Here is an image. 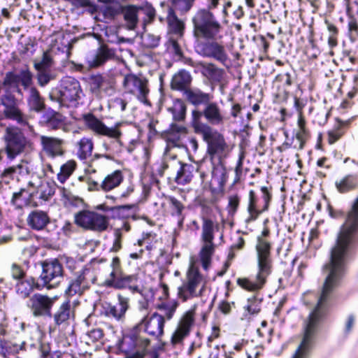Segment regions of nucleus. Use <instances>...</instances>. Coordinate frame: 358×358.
Wrapping results in <instances>:
<instances>
[{"label": "nucleus", "instance_id": "f257e3e1", "mask_svg": "<svg viewBox=\"0 0 358 358\" xmlns=\"http://www.w3.org/2000/svg\"><path fill=\"white\" fill-rule=\"evenodd\" d=\"M194 50L203 57L213 58L226 64L229 57L224 46L217 41L222 38L223 27L216 16L206 9H199L192 18Z\"/></svg>", "mask_w": 358, "mask_h": 358}, {"label": "nucleus", "instance_id": "f03ea898", "mask_svg": "<svg viewBox=\"0 0 358 358\" xmlns=\"http://www.w3.org/2000/svg\"><path fill=\"white\" fill-rule=\"evenodd\" d=\"M257 260V272L252 279L238 278L237 283L248 291H258L263 288L266 279L272 271L271 243L268 240L257 238L255 245Z\"/></svg>", "mask_w": 358, "mask_h": 358}, {"label": "nucleus", "instance_id": "7ed1b4c3", "mask_svg": "<svg viewBox=\"0 0 358 358\" xmlns=\"http://www.w3.org/2000/svg\"><path fill=\"white\" fill-rule=\"evenodd\" d=\"M42 273L40 275L43 284L38 283L32 277L24 280V295L29 296L34 290H41L45 286L50 289L57 286L63 278V267L56 259L45 261L42 263Z\"/></svg>", "mask_w": 358, "mask_h": 358}, {"label": "nucleus", "instance_id": "20e7f679", "mask_svg": "<svg viewBox=\"0 0 358 358\" xmlns=\"http://www.w3.org/2000/svg\"><path fill=\"white\" fill-rule=\"evenodd\" d=\"M33 164L26 166L27 176L24 177L27 182V204L30 207H37L48 201L55 191L48 183L43 184L41 178L34 172Z\"/></svg>", "mask_w": 358, "mask_h": 358}, {"label": "nucleus", "instance_id": "39448f33", "mask_svg": "<svg viewBox=\"0 0 358 358\" xmlns=\"http://www.w3.org/2000/svg\"><path fill=\"white\" fill-rule=\"evenodd\" d=\"M83 95V90L78 80L71 76L63 78L59 85L54 88L50 98L61 106H76Z\"/></svg>", "mask_w": 358, "mask_h": 358}, {"label": "nucleus", "instance_id": "423d86ee", "mask_svg": "<svg viewBox=\"0 0 358 358\" xmlns=\"http://www.w3.org/2000/svg\"><path fill=\"white\" fill-rule=\"evenodd\" d=\"M206 280L200 273L194 262H191L186 272L185 278L178 288V297L187 301L201 296L206 288Z\"/></svg>", "mask_w": 358, "mask_h": 358}, {"label": "nucleus", "instance_id": "0eeeda50", "mask_svg": "<svg viewBox=\"0 0 358 358\" xmlns=\"http://www.w3.org/2000/svg\"><path fill=\"white\" fill-rule=\"evenodd\" d=\"M85 121L87 126L94 132L113 138L114 148L112 149L115 152H121V147L122 145L120 137L122 136V131L120 127L124 124L123 122H117L113 127H108L103 122L96 118L92 114H88L85 117ZM106 150H110L111 148L104 144Z\"/></svg>", "mask_w": 358, "mask_h": 358}, {"label": "nucleus", "instance_id": "6e6552de", "mask_svg": "<svg viewBox=\"0 0 358 358\" xmlns=\"http://www.w3.org/2000/svg\"><path fill=\"white\" fill-rule=\"evenodd\" d=\"M204 142L207 144V153L210 159L213 160L217 157L220 160L228 157L232 150L222 134L211 127L201 135Z\"/></svg>", "mask_w": 358, "mask_h": 358}, {"label": "nucleus", "instance_id": "1a4fd4ad", "mask_svg": "<svg viewBox=\"0 0 358 358\" xmlns=\"http://www.w3.org/2000/svg\"><path fill=\"white\" fill-rule=\"evenodd\" d=\"M122 87L125 93L134 96L141 102L148 104L150 93L148 80L142 74L124 75Z\"/></svg>", "mask_w": 358, "mask_h": 358}, {"label": "nucleus", "instance_id": "9d476101", "mask_svg": "<svg viewBox=\"0 0 358 358\" xmlns=\"http://www.w3.org/2000/svg\"><path fill=\"white\" fill-rule=\"evenodd\" d=\"M75 222L84 229L102 232L108 229L109 218L96 212L83 210L75 215Z\"/></svg>", "mask_w": 358, "mask_h": 358}, {"label": "nucleus", "instance_id": "9b49d317", "mask_svg": "<svg viewBox=\"0 0 358 358\" xmlns=\"http://www.w3.org/2000/svg\"><path fill=\"white\" fill-rule=\"evenodd\" d=\"M150 344L148 338L136 335L134 333L124 335L119 342V349L128 355L134 352L126 358H143L145 350Z\"/></svg>", "mask_w": 358, "mask_h": 358}, {"label": "nucleus", "instance_id": "f8f14e48", "mask_svg": "<svg viewBox=\"0 0 358 358\" xmlns=\"http://www.w3.org/2000/svg\"><path fill=\"white\" fill-rule=\"evenodd\" d=\"M57 299V296L34 294L27 301V306L34 316H51V309Z\"/></svg>", "mask_w": 358, "mask_h": 358}, {"label": "nucleus", "instance_id": "ddd939ff", "mask_svg": "<svg viewBox=\"0 0 358 358\" xmlns=\"http://www.w3.org/2000/svg\"><path fill=\"white\" fill-rule=\"evenodd\" d=\"M95 281L96 276L93 271L90 268H85L78 272L76 278L70 282L66 293L69 296L82 294Z\"/></svg>", "mask_w": 358, "mask_h": 358}, {"label": "nucleus", "instance_id": "4468645a", "mask_svg": "<svg viewBox=\"0 0 358 358\" xmlns=\"http://www.w3.org/2000/svg\"><path fill=\"white\" fill-rule=\"evenodd\" d=\"M138 278L136 275H119L115 276V272H110L108 278L106 279L103 285L115 289H129L132 293H141L138 285Z\"/></svg>", "mask_w": 358, "mask_h": 358}, {"label": "nucleus", "instance_id": "2eb2a0df", "mask_svg": "<svg viewBox=\"0 0 358 358\" xmlns=\"http://www.w3.org/2000/svg\"><path fill=\"white\" fill-rule=\"evenodd\" d=\"M24 91L27 93V101L30 110L40 112L44 107L43 101L38 91L32 86L31 73L24 69Z\"/></svg>", "mask_w": 358, "mask_h": 358}, {"label": "nucleus", "instance_id": "dca6fc26", "mask_svg": "<svg viewBox=\"0 0 358 358\" xmlns=\"http://www.w3.org/2000/svg\"><path fill=\"white\" fill-rule=\"evenodd\" d=\"M138 326L143 328L144 331L149 335L159 338L164 334V316L157 313H154L150 317L144 315L138 323Z\"/></svg>", "mask_w": 358, "mask_h": 358}, {"label": "nucleus", "instance_id": "f3484780", "mask_svg": "<svg viewBox=\"0 0 358 358\" xmlns=\"http://www.w3.org/2000/svg\"><path fill=\"white\" fill-rule=\"evenodd\" d=\"M194 312L189 310L181 317L177 328L173 333L171 343L173 345L181 344L183 340L189 334L192 327L194 324Z\"/></svg>", "mask_w": 358, "mask_h": 358}, {"label": "nucleus", "instance_id": "a211bd4d", "mask_svg": "<svg viewBox=\"0 0 358 358\" xmlns=\"http://www.w3.org/2000/svg\"><path fill=\"white\" fill-rule=\"evenodd\" d=\"M117 301L115 305L106 303L103 306V311L106 316L122 322L125 319L126 312L129 308V299L118 294Z\"/></svg>", "mask_w": 358, "mask_h": 358}, {"label": "nucleus", "instance_id": "6ab92c4d", "mask_svg": "<svg viewBox=\"0 0 358 358\" xmlns=\"http://www.w3.org/2000/svg\"><path fill=\"white\" fill-rule=\"evenodd\" d=\"M40 139L42 150L48 157L54 159L64 155L63 146L65 142L63 139L43 135L41 136Z\"/></svg>", "mask_w": 358, "mask_h": 358}, {"label": "nucleus", "instance_id": "aec40b11", "mask_svg": "<svg viewBox=\"0 0 358 358\" xmlns=\"http://www.w3.org/2000/svg\"><path fill=\"white\" fill-rule=\"evenodd\" d=\"M115 56V50L102 45L96 51L90 53L86 57V62L90 68H97Z\"/></svg>", "mask_w": 358, "mask_h": 358}, {"label": "nucleus", "instance_id": "412c9836", "mask_svg": "<svg viewBox=\"0 0 358 358\" xmlns=\"http://www.w3.org/2000/svg\"><path fill=\"white\" fill-rule=\"evenodd\" d=\"M22 134L18 129H7L6 136V152L10 159H13L22 150Z\"/></svg>", "mask_w": 358, "mask_h": 358}, {"label": "nucleus", "instance_id": "4be33fe9", "mask_svg": "<svg viewBox=\"0 0 358 358\" xmlns=\"http://www.w3.org/2000/svg\"><path fill=\"white\" fill-rule=\"evenodd\" d=\"M261 190L263 193V199L265 202L264 208L262 210H259L256 208V198L254 191L251 190L249 193V205L248 207V211L249 213V217L246 219L247 222H250L255 220L259 215L263 211L268 208V203L271 199V195L268 192L266 187H262Z\"/></svg>", "mask_w": 358, "mask_h": 358}, {"label": "nucleus", "instance_id": "5701e85b", "mask_svg": "<svg viewBox=\"0 0 358 358\" xmlns=\"http://www.w3.org/2000/svg\"><path fill=\"white\" fill-rule=\"evenodd\" d=\"M204 118L211 125H220L224 123V116L218 103L209 101L203 108Z\"/></svg>", "mask_w": 358, "mask_h": 358}, {"label": "nucleus", "instance_id": "b1692460", "mask_svg": "<svg viewBox=\"0 0 358 358\" xmlns=\"http://www.w3.org/2000/svg\"><path fill=\"white\" fill-rule=\"evenodd\" d=\"M201 73L212 85L222 82L225 74L224 70L217 67L213 63H201Z\"/></svg>", "mask_w": 358, "mask_h": 358}, {"label": "nucleus", "instance_id": "393cba45", "mask_svg": "<svg viewBox=\"0 0 358 358\" xmlns=\"http://www.w3.org/2000/svg\"><path fill=\"white\" fill-rule=\"evenodd\" d=\"M184 96L186 100L194 106H205L213 99V94L196 87L185 90Z\"/></svg>", "mask_w": 358, "mask_h": 358}, {"label": "nucleus", "instance_id": "a878e982", "mask_svg": "<svg viewBox=\"0 0 358 358\" xmlns=\"http://www.w3.org/2000/svg\"><path fill=\"white\" fill-rule=\"evenodd\" d=\"M53 317L57 325L69 324L70 320L74 318V311L71 308L70 301H64L56 310Z\"/></svg>", "mask_w": 358, "mask_h": 358}, {"label": "nucleus", "instance_id": "bb28decb", "mask_svg": "<svg viewBox=\"0 0 358 358\" xmlns=\"http://www.w3.org/2000/svg\"><path fill=\"white\" fill-rule=\"evenodd\" d=\"M192 80V76L188 71L180 70L173 76L171 82V88L184 92L185 90L190 89L189 87Z\"/></svg>", "mask_w": 358, "mask_h": 358}, {"label": "nucleus", "instance_id": "cd10ccee", "mask_svg": "<svg viewBox=\"0 0 358 358\" xmlns=\"http://www.w3.org/2000/svg\"><path fill=\"white\" fill-rule=\"evenodd\" d=\"M138 7L129 5L122 8V14L123 15L124 25L129 30H134L138 22Z\"/></svg>", "mask_w": 358, "mask_h": 358}, {"label": "nucleus", "instance_id": "c85d7f7f", "mask_svg": "<svg viewBox=\"0 0 358 358\" xmlns=\"http://www.w3.org/2000/svg\"><path fill=\"white\" fill-rule=\"evenodd\" d=\"M29 226L36 230L43 229L49 222V217L47 213L41 210H34L27 219Z\"/></svg>", "mask_w": 358, "mask_h": 358}, {"label": "nucleus", "instance_id": "c756f323", "mask_svg": "<svg viewBox=\"0 0 358 358\" xmlns=\"http://www.w3.org/2000/svg\"><path fill=\"white\" fill-rule=\"evenodd\" d=\"M124 176L122 173L116 170L107 175L101 183V190L104 192L110 191L117 187L123 181Z\"/></svg>", "mask_w": 358, "mask_h": 358}, {"label": "nucleus", "instance_id": "7c9ffc66", "mask_svg": "<svg viewBox=\"0 0 358 358\" xmlns=\"http://www.w3.org/2000/svg\"><path fill=\"white\" fill-rule=\"evenodd\" d=\"M180 169L177 171L175 180L179 185H185L189 182L193 178L194 166L190 164H183L178 162Z\"/></svg>", "mask_w": 358, "mask_h": 358}, {"label": "nucleus", "instance_id": "2f4dec72", "mask_svg": "<svg viewBox=\"0 0 358 358\" xmlns=\"http://www.w3.org/2000/svg\"><path fill=\"white\" fill-rule=\"evenodd\" d=\"M45 126L51 129H60L65 126V118L59 113L52 111L43 116Z\"/></svg>", "mask_w": 358, "mask_h": 358}, {"label": "nucleus", "instance_id": "473e14b6", "mask_svg": "<svg viewBox=\"0 0 358 358\" xmlns=\"http://www.w3.org/2000/svg\"><path fill=\"white\" fill-rule=\"evenodd\" d=\"M169 207L172 216H176L178 218V226L182 227L184 221L182 212L185 210L184 204L174 196H169L166 197Z\"/></svg>", "mask_w": 358, "mask_h": 358}, {"label": "nucleus", "instance_id": "72a5a7b5", "mask_svg": "<svg viewBox=\"0 0 358 358\" xmlns=\"http://www.w3.org/2000/svg\"><path fill=\"white\" fill-rule=\"evenodd\" d=\"M89 83L90 90L93 92H99L101 90L106 92H113V86L101 75L92 76L90 78Z\"/></svg>", "mask_w": 358, "mask_h": 358}, {"label": "nucleus", "instance_id": "f704fd0d", "mask_svg": "<svg viewBox=\"0 0 358 358\" xmlns=\"http://www.w3.org/2000/svg\"><path fill=\"white\" fill-rule=\"evenodd\" d=\"M202 221V243H213L215 229H217L218 225H215L214 222L208 218L203 217Z\"/></svg>", "mask_w": 358, "mask_h": 358}, {"label": "nucleus", "instance_id": "c9c22d12", "mask_svg": "<svg viewBox=\"0 0 358 358\" xmlns=\"http://www.w3.org/2000/svg\"><path fill=\"white\" fill-rule=\"evenodd\" d=\"M77 146V155L80 160H85L92 156L94 144L91 138H82L78 142Z\"/></svg>", "mask_w": 358, "mask_h": 358}, {"label": "nucleus", "instance_id": "e433bc0d", "mask_svg": "<svg viewBox=\"0 0 358 358\" xmlns=\"http://www.w3.org/2000/svg\"><path fill=\"white\" fill-rule=\"evenodd\" d=\"M204 117L203 109L202 110H194L192 112V126L196 134L201 135L212 127L201 121V117Z\"/></svg>", "mask_w": 358, "mask_h": 358}, {"label": "nucleus", "instance_id": "4c0bfd02", "mask_svg": "<svg viewBox=\"0 0 358 358\" xmlns=\"http://www.w3.org/2000/svg\"><path fill=\"white\" fill-rule=\"evenodd\" d=\"M5 106V113L7 117L20 120L21 119L20 111L17 107V101L12 96H6L3 101Z\"/></svg>", "mask_w": 358, "mask_h": 358}, {"label": "nucleus", "instance_id": "58836bf2", "mask_svg": "<svg viewBox=\"0 0 358 358\" xmlns=\"http://www.w3.org/2000/svg\"><path fill=\"white\" fill-rule=\"evenodd\" d=\"M3 84L9 89L20 93V85L22 84V73L8 72L6 74Z\"/></svg>", "mask_w": 358, "mask_h": 358}, {"label": "nucleus", "instance_id": "ea45409f", "mask_svg": "<svg viewBox=\"0 0 358 358\" xmlns=\"http://www.w3.org/2000/svg\"><path fill=\"white\" fill-rule=\"evenodd\" d=\"M215 252L214 243H203L201 251L199 252L200 259L204 270H208L210 262L211 257Z\"/></svg>", "mask_w": 358, "mask_h": 358}, {"label": "nucleus", "instance_id": "a19ab883", "mask_svg": "<svg viewBox=\"0 0 358 358\" xmlns=\"http://www.w3.org/2000/svg\"><path fill=\"white\" fill-rule=\"evenodd\" d=\"M186 110V105L181 99L175 100L173 106L168 108L175 121L183 120L185 117Z\"/></svg>", "mask_w": 358, "mask_h": 358}, {"label": "nucleus", "instance_id": "79ce46f5", "mask_svg": "<svg viewBox=\"0 0 358 358\" xmlns=\"http://www.w3.org/2000/svg\"><path fill=\"white\" fill-rule=\"evenodd\" d=\"M167 22L171 31L182 36L184 30V24L178 18L172 10H170L169 12Z\"/></svg>", "mask_w": 358, "mask_h": 358}, {"label": "nucleus", "instance_id": "37998d69", "mask_svg": "<svg viewBox=\"0 0 358 358\" xmlns=\"http://www.w3.org/2000/svg\"><path fill=\"white\" fill-rule=\"evenodd\" d=\"M76 168V162L74 160H69L61 166L60 171L57 173V180L61 183H64L72 175Z\"/></svg>", "mask_w": 358, "mask_h": 358}, {"label": "nucleus", "instance_id": "c03bdc74", "mask_svg": "<svg viewBox=\"0 0 358 358\" xmlns=\"http://www.w3.org/2000/svg\"><path fill=\"white\" fill-rule=\"evenodd\" d=\"M209 164L211 167L212 178L217 183L224 182L226 180V170L222 163L220 162L217 164H214L213 160L210 159Z\"/></svg>", "mask_w": 358, "mask_h": 358}, {"label": "nucleus", "instance_id": "a18cd8bd", "mask_svg": "<svg viewBox=\"0 0 358 358\" xmlns=\"http://www.w3.org/2000/svg\"><path fill=\"white\" fill-rule=\"evenodd\" d=\"M178 305V302L173 301L168 303H162L157 306V309L163 313L162 315L164 316V321L173 318Z\"/></svg>", "mask_w": 358, "mask_h": 358}, {"label": "nucleus", "instance_id": "49530a36", "mask_svg": "<svg viewBox=\"0 0 358 358\" xmlns=\"http://www.w3.org/2000/svg\"><path fill=\"white\" fill-rule=\"evenodd\" d=\"M356 185V179L352 176H347L336 182L337 189L344 193L352 189Z\"/></svg>", "mask_w": 358, "mask_h": 358}, {"label": "nucleus", "instance_id": "de8ad7c7", "mask_svg": "<svg viewBox=\"0 0 358 358\" xmlns=\"http://www.w3.org/2000/svg\"><path fill=\"white\" fill-rule=\"evenodd\" d=\"M142 43L148 48H155L157 47L160 42V36L150 33H145L142 35Z\"/></svg>", "mask_w": 358, "mask_h": 358}, {"label": "nucleus", "instance_id": "09e8293b", "mask_svg": "<svg viewBox=\"0 0 358 358\" xmlns=\"http://www.w3.org/2000/svg\"><path fill=\"white\" fill-rule=\"evenodd\" d=\"M62 196L65 199V204L72 206H78L82 203V199L78 196L73 195L69 191L62 187L61 189Z\"/></svg>", "mask_w": 358, "mask_h": 358}, {"label": "nucleus", "instance_id": "8fccbe9b", "mask_svg": "<svg viewBox=\"0 0 358 358\" xmlns=\"http://www.w3.org/2000/svg\"><path fill=\"white\" fill-rule=\"evenodd\" d=\"M139 11L141 10L145 15L144 24L150 23L155 17V10L150 4H146L144 6L138 7Z\"/></svg>", "mask_w": 358, "mask_h": 358}, {"label": "nucleus", "instance_id": "3c124183", "mask_svg": "<svg viewBox=\"0 0 358 358\" xmlns=\"http://www.w3.org/2000/svg\"><path fill=\"white\" fill-rule=\"evenodd\" d=\"M175 7L183 12L189 11L193 6L195 0H171Z\"/></svg>", "mask_w": 358, "mask_h": 358}, {"label": "nucleus", "instance_id": "603ef678", "mask_svg": "<svg viewBox=\"0 0 358 358\" xmlns=\"http://www.w3.org/2000/svg\"><path fill=\"white\" fill-rule=\"evenodd\" d=\"M34 65L38 71H45L52 65V58L48 54L44 53L41 61Z\"/></svg>", "mask_w": 358, "mask_h": 358}, {"label": "nucleus", "instance_id": "864d4df0", "mask_svg": "<svg viewBox=\"0 0 358 358\" xmlns=\"http://www.w3.org/2000/svg\"><path fill=\"white\" fill-rule=\"evenodd\" d=\"M245 309L250 315L257 314L260 310V301H257L255 298L249 299Z\"/></svg>", "mask_w": 358, "mask_h": 358}, {"label": "nucleus", "instance_id": "5fc2aeb1", "mask_svg": "<svg viewBox=\"0 0 358 358\" xmlns=\"http://www.w3.org/2000/svg\"><path fill=\"white\" fill-rule=\"evenodd\" d=\"M308 138V132L306 129H299L297 133L296 134V138L299 142L298 148L299 150H302L304 146V143L306 141Z\"/></svg>", "mask_w": 358, "mask_h": 358}, {"label": "nucleus", "instance_id": "6e6d98bb", "mask_svg": "<svg viewBox=\"0 0 358 358\" xmlns=\"http://www.w3.org/2000/svg\"><path fill=\"white\" fill-rule=\"evenodd\" d=\"M122 236L120 229H114L115 239L111 250L117 252L122 248Z\"/></svg>", "mask_w": 358, "mask_h": 358}, {"label": "nucleus", "instance_id": "4d7b16f0", "mask_svg": "<svg viewBox=\"0 0 358 358\" xmlns=\"http://www.w3.org/2000/svg\"><path fill=\"white\" fill-rule=\"evenodd\" d=\"M10 202L16 208L21 209L22 204V188L13 194Z\"/></svg>", "mask_w": 358, "mask_h": 358}, {"label": "nucleus", "instance_id": "13d9d810", "mask_svg": "<svg viewBox=\"0 0 358 358\" xmlns=\"http://www.w3.org/2000/svg\"><path fill=\"white\" fill-rule=\"evenodd\" d=\"M348 31L350 39L355 41L358 36V24L355 19H351L349 21Z\"/></svg>", "mask_w": 358, "mask_h": 358}, {"label": "nucleus", "instance_id": "bf43d9fd", "mask_svg": "<svg viewBox=\"0 0 358 358\" xmlns=\"http://www.w3.org/2000/svg\"><path fill=\"white\" fill-rule=\"evenodd\" d=\"M239 205V198L237 195L231 196L229 199V213L231 214H234Z\"/></svg>", "mask_w": 358, "mask_h": 358}, {"label": "nucleus", "instance_id": "052dcab7", "mask_svg": "<svg viewBox=\"0 0 358 358\" xmlns=\"http://www.w3.org/2000/svg\"><path fill=\"white\" fill-rule=\"evenodd\" d=\"M87 337L92 342L100 340L103 336V331L101 329H93L87 334Z\"/></svg>", "mask_w": 358, "mask_h": 358}, {"label": "nucleus", "instance_id": "680f3d73", "mask_svg": "<svg viewBox=\"0 0 358 358\" xmlns=\"http://www.w3.org/2000/svg\"><path fill=\"white\" fill-rule=\"evenodd\" d=\"M168 48L178 56H181L182 54L180 45L176 39H170Z\"/></svg>", "mask_w": 358, "mask_h": 358}, {"label": "nucleus", "instance_id": "e2e57ef3", "mask_svg": "<svg viewBox=\"0 0 358 358\" xmlns=\"http://www.w3.org/2000/svg\"><path fill=\"white\" fill-rule=\"evenodd\" d=\"M244 154L243 152H241L239 155L238 160L236 163V166L235 168V173H236V181H238L241 178V176L242 174V169H243V162L244 159Z\"/></svg>", "mask_w": 358, "mask_h": 358}, {"label": "nucleus", "instance_id": "0e129e2a", "mask_svg": "<svg viewBox=\"0 0 358 358\" xmlns=\"http://www.w3.org/2000/svg\"><path fill=\"white\" fill-rule=\"evenodd\" d=\"M275 80L284 82L287 86H290L292 85L291 76L289 73L278 74L275 77Z\"/></svg>", "mask_w": 358, "mask_h": 358}, {"label": "nucleus", "instance_id": "69168bd1", "mask_svg": "<svg viewBox=\"0 0 358 358\" xmlns=\"http://www.w3.org/2000/svg\"><path fill=\"white\" fill-rule=\"evenodd\" d=\"M11 275L15 280H20L22 277V270L20 266L13 264L11 266Z\"/></svg>", "mask_w": 358, "mask_h": 358}, {"label": "nucleus", "instance_id": "338daca9", "mask_svg": "<svg viewBox=\"0 0 358 358\" xmlns=\"http://www.w3.org/2000/svg\"><path fill=\"white\" fill-rule=\"evenodd\" d=\"M51 77L44 71H40L38 74V81L41 86H44L49 83Z\"/></svg>", "mask_w": 358, "mask_h": 358}, {"label": "nucleus", "instance_id": "774afa93", "mask_svg": "<svg viewBox=\"0 0 358 358\" xmlns=\"http://www.w3.org/2000/svg\"><path fill=\"white\" fill-rule=\"evenodd\" d=\"M343 135V132L341 129H336L329 132V141L330 143H334L338 140Z\"/></svg>", "mask_w": 358, "mask_h": 358}]
</instances>
